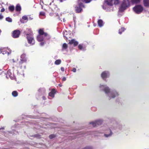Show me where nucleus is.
<instances>
[{
  "instance_id": "obj_1",
  "label": "nucleus",
  "mask_w": 149,
  "mask_h": 149,
  "mask_svg": "<svg viewBox=\"0 0 149 149\" xmlns=\"http://www.w3.org/2000/svg\"><path fill=\"white\" fill-rule=\"evenodd\" d=\"M100 88L101 90L105 92L106 95L108 97L109 100L119 95L118 93L115 90H110L106 85L100 84Z\"/></svg>"
},
{
  "instance_id": "obj_2",
  "label": "nucleus",
  "mask_w": 149,
  "mask_h": 149,
  "mask_svg": "<svg viewBox=\"0 0 149 149\" xmlns=\"http://www.w3.org/2000/svg\"><path fill=\"white\" fill-rule=\"evenodd\" d=\"M122 125L116 123L111 125L109 128L108 129H106L105 128H104V131H106V134H104V136L106 137H109L111 136L113 134L111 130L113 131L115 130L116 132H118L119 130H121L122 129Z\"/></svg>"
},
{
  "instance_id": "obj_3",
  "label": "nucleus",
  "mask_w": 149,
  "mask_h": 149,
  "mask_svg": "<svg viewBox=\"0 0 149 149\" xmlns=\"http://www.w3.org/2000/svg\"><path fill=\"white\" fill-rule=\"evenodd\" d=\"M129 6V1L128 0H123L119 8V11L120 12H123Z\"/></svg>"
},
{
  "instance_id": "obj_4",
  "label": "nucleus",
  "mask_w": 149,
  "mask_h": 149,
  "mask_svg": "<svg viewBox=\"0 0 149 149\" xmlns=\"http://www.w3.org/2000/svg\"><path fill=\"white\" fill-rule=\"evenodd\" d=\"M110 3V2H108V0L105 1V2L102 6L103 8L107 12H110L111 10H113L112 5H109L108 3Z\"/></svg>"
},
{
  "instance_id": "obj_5",
  "label": "nucleus",
  "mask_w": 149,
  "mask_h": 149,
  "mask_svg": "<svg viewBox=\"0 0 149 149\" xmlns=\"http://www.w3.org/2000/svg\"><path fill=\"white\" fill-rule=\"evenodd\" d=\"M77 3L78 6H76L75 7L76 12L77 13H80L82 10V8H84V6L82 3L80 1V0H78Z\"/></svg>"
},
{
  "instance_id": "obj_6",
  "label": "nucleus",
  "mask_w": 149,
  "mask_h": 149,
  "mask_svg": "<svg viewBox=\"0 0 149 149\" xmlns=\"http://www.w3.org/2000/svg\"><path fill=\"white\" fill-rule=\"evenodd\" d=\"M133 10L136 13L139 14L143 11V8L141 5H137L133 8Z\"/></svg>"
},
{
  "instance_id": "obj_7",
  "label": "nucleus",
  "mask_w": 149,
  "mask_h": 149,
  "mask_svg": "<svg viewBox=\"0 0 149 149\" xmlns=\"http://www.w3.org/2000/svg\"><path fill=\"white\" fill-rule=\"evenodd\" d=\"M110 75V74L109 71H104L102 73L101 75L102 78L103 79L105 80L107 78L109 77Z\"/></svg>"
},
{
  "instance_id": "obj_8",
  "label": "nucleus",
  "mask_w": 149,
  "mask_h": 149,
  "mask_svg": "<svg viewBox=\"0 0 149 149\" xmlns=\"http://www.w3.org/2000/svg\"><path fill=\"white\" fill-rule=\"evenodd\" d=\"M5 74L6 75V77L7 78H8L10 77L11 79L12 80H15L16 78L14 74H12L10 72V70H9L7 72V73H5Z\"/></svg>"
},
{
  "instance_id": "obj_9",
  "label": "nucleus",
  "mask_w": 149,
  "mask_h": 149,
  "mask_svg": "<svg viewBox=\"0 0 149 149\" xmlns=\"http://www.w3.org/2000/svg\"><path fill=\"white\" fill-rule=\"evenodd\" d=\"M102 123V121L101 120H98L90 122L89 124L92 125L93 127H95L97 125H101Z\"/></svg>"
},
{
  "instance_id": "obj_10",
  "label": "nucleus",
  "mask_w": 149,
  "mask_h": 149,
  "mask_svg": "<svg viewBox=\"0 0 149 149\" xmlns=\"http://www.w3.org/2000/svg\"><path fill=\"white\" fill-rule=\"evenodd\" d=\"M38 32L39 33V35H44L45 37H46V39H49L51 38L50 36L48 35L47 33L44 32L43 29H39L38 31Z\"/></svg>"
},
{
  "instance_id": "obj_11",
  "label": "nucleus",
  "mask_w": 149,
  "mask_h": 149,
  "mask_svg": "<svg viewBox=\"0 0 149 149\" xmlns=\"http://www.w3.org/2000/svg\"><path fill=\"white\" fill-rule=\"evenodd\" d=\"M26 38L27 39L28 43L31 45H33L34 44V40L32 36H27Z\"/></svg>"
},
{
  "instance_id": "obj_12",
  "label": "nucleus",
  "mask_w": 149,
  "mask_h": 149,
  "mask_svg": "<svg viewBox=\"0 0 149 149\" xmlns=\"http://www.w3.org/2000/svg\"><path fill=\"white\" fill-rule=\"evenodd\" d=\"M20 34V32L19 30H15L13 31L12 36L13 38H16L19 37Z\"/></svg>"
},
{
  "instance_id": "obj_13",
  "label": "nucleus",
  "mask_w": 149,
  "mask_h": 149,
  "mask_svg": "<svg viewBox=\"0 0 149 149\" xmlns=\"http://www.w3.org/2000/svg\"><path fill=\"white\" fill-rule=\"evenodd\" d=\"M25 35L27 36H31L32 35V32L31 29H26V31H24V33Z\"/></svg>"
},
{
  "instance_id": "obj_14",
  "label": "nucleus",
  "mask_w": 149,
  "mask_h": 149,
  "mask_svg": "<svg viewBox=\"0 0 149 149\" xmlns=\"http://www.w3.org/2000/svg\"><path fill=\"white\" fill-rule=\"evenodd\" d=\"M108 2H110L108 3L109 5L112 6L113 4L116 5L118 4L120 2L119 0H108Z\"/></svg>"
},
{
  "instance_id": "obj_15",
  "label": "nucleus",
  "mask_w": 149,
  "mask_h": 149,
  "mask_svg": "<svg viewBox=\"0 0 149 149\" xmlns=\"http://www.w3.org/2000/svg\"><path fill=\"white\" fill-rule=\"evenodd\" d=\"M1 53H2L3 55H4L5 54H8V55L10 54L9 52L7 51V49L5 47H2L1 48L0 50Z\"/></svg>"
},
{
  "instance_id": "obj_16",
  "label": "nucleus",
  "mask_w": 149,
  "mask_h": 149,
  "mask_svg": "<svg viewBox=\"0 0 149 149\" xmlns=\"http://www.w3.org/2000/svg\"><path fill=\"white\" fill-rule=\"evenodd\" d=\"M46 37L43 35H38L37 36V39L38 41L40 42L43 40Z\"/></svg>"
},
{
  "instance_id": "obj_17",
  "label": "nucleus",
  "mask_w": 149,
  "mask_h": 149,
  "mask_svg": "<svg viewBox=\"0 0 149 149\" xmlns=\"http://www.w3.org/2000/svg\"><path fill=\"white\" fill-rule=\"evenodd\" d=\"M69 44H73L74 46H76L78 45V43L77 41H75L74 39H73L69 42Z\"/></svg>"
},
{
  "instance_id": "obj_18",
  "label": "nucleus",
  "mask_w": 149,
  "mask_h": 149,
  "mask_svg": "<svg viewBox=\"0 0 149 149\" xmlns=\"http://www.w3.org/2000/svg\"><path fill=\"white\" fill-rule=\"evenodd\" d=\"M79 49L82 50H86V47L85 45L83 44H80L78 46Z\"/></svg>"
},
{
  "instance_id": "obj_19",
  "label": "nucleus",
  "mask_w": 149,
  "mask_h": 149,
  "mask_svg": "<svg viewBox=\"0 0 149 149\" xmlns=\"http://www.w3.org/2000/svg\"><path fill=\"white\" fill-rule=\"evenodd\" d=\"M56 92V91L55 89H53L52 91L49 92V96L54 97V96L55 93Z\"/></svg>"
},
{
  "instance_id": "obj_20",
  "label": "nucleus",
  "mask_w": 149,
  "mask_h": 149,
  "mask_svg": "<svg viewBox=\"0 0 149 149\" xmlns=\"http://www.w3.org/2000/svg\"><path fill=\"white\" fill-rule=\"evenodd\" d=\"M68 47V46L66 43H64L62 46L61 51L63 52L64 51H66Z\"/></svg>"
},
{
  "instance_id": "obj_21",
  "label": "nucleus",
  "mask_w": 149,
  "mask_h": 149,
  "mask_svg": "<svg viewBox=\"0 0 149 149\" xmlns=\"http://www.w3.org/2000/svg\"><path fill=\"white\" fill-rule=\"evenodd\" d=\"M23 20H26V22H27V21L28 20V17L26 15H24L22 17V19H21L20 20V22L21 23H25V22Z\"/></svg>"
},
{
  "instance_id": "obj_22",
  "label": "nucleus",
  "mask_w": 149,
  "mask_h": 149,
  "mask_svg": "<svg viewBox=\"0 0 149 149\" xmlns=\"http://www.w3.org/2000/svg\"><path fill=\"white\" fill-rule=\"evenodd\" d=\"M97 23L98 25L100 27H102L104 25L102 19H99L97 21Z\"/></svg>"
},
{
  "instance_id": "obj_23",
  "label": "nucleus",
  "mask_w": 149,
  "mask_h": 149,
  "mask_svg": "<svg viewBox=\"0 0 149 149\" xmlns=\"http://www.w3.org/2000/svg\"><path fill=\"white\" fill-rule=\"evenodd\" d=\"M144 6L146 7H149V0H143Z\"/></svg>"
},
{
  "instance_id": "obj_24",
  "label": "nucleus",
  "mask_w": 149,
  "mask_h": 149,
  "mask_svg": "<svg viewBox=\"0 0 149 149\" xmlns=\"http://www.w3.org/2000/svg\"><path fill=\"white\" fill-rule=\"evenodd\" d=\"M25 60H23L22 59H20V61L19 62L18 64L19 66L20 67L21 69L22 68V64L26 62Z\"/></svg>"
},
{
  "instance_id": "obj_25",
  "label": "nucleus",
  "mask_w": 149,
  "mask_h": 149,
  "mask_svg": "<svg viewBox=\"0 0 149 149\" xmlns=\"http://www.w3.org/2000/svg\"><path fill=\"white\" fill-rule=\"evenodd\" d=\"M26 54H22L20 56V59H22L23 60H25V62H26Z\"/></svg>"
},
{
  "instance_id": "obj_26",
  "label": "nucleus",
  "mask_w": 149,
  "mask_h": 149,
  "mask_svg": "<svg viewBox=\"0 0 149 149\" xmlns=\"http://www.w3.org/2000/svg\"><path fill=\"white\" fill-rule=\"evenodd\" d=\"M21 7L19 4H17L16 6L15 10L17 11H20L21 10Z\"/></svg>"
},
{
  "instance_id": "obj_27",
  "label": "nucleus",
  "mask_w": 149,
  "mask_h": 149,
  "mask_svg": "<svg viewBox=\"0 0 149 149\" xmlns=\"http://www.w3.org/2000/svg\"><path fill=\"white\" fill-rule=\"evenodd\" d=\"M28 136L29 138H30V137H34L37 138L38 139L40 138L41 137V135L39 134H36L34 135Z\"/></svg>"
},
{
  "instance_id": "obj_28",
  "label": "nucleus",
  "mask_w": 149,
  "mask_h": 149,
  "mask_svg": "<svg viewBox=\"0 0 149 149\" xmlns=\"http://www.w3.org/2000/svg\"><path fill=\"white\" fill-rule=\"evenodd\" d=\"M131 2L132 4H137L139 3L141 0H131Z\"/></svg>"
},
{
  "instance_id": "obj_29",
  "label": "nucleus",
  "mask_w": 149,
  "mask_h": 149,
  "mask_svg": "<svg viewBox=\"0 0 149 149\" xmlns=\"http://www.w3.org/2000/svg\"><path fill=\"white\" fill-rule=\"evenodd\" d=\"M63 35L64 37L66 38V39H67L68 37V34L67 31H65L63 32Z\"/></svg>"
},
{
  "instance_id": "obj_30",
  "label": "nucleus",
  "mask_w": 149,
  "mask_h": 149,
  "mask_svg": "<svg viewBox=\"0 0 149 149\" xmlns=\"http://www.w3.org/2000/svg\"><path fill=\"white\" fill-rule=\"evenodd\" d=\"M61 60L60 59L57 60L55 61L54 64L56 65H59L61 64Z\"/></svg>"
},
{
  "instance_id": "obj_31",
  "label": "nucleus",
  "mask_w": 149,
  "mask_h": 149,
  "mask_svg": "<svg viewBox=\"0 0 149 149\" xmlns=\"http://www.w3.org/2000/svg\"><path fill=\"white\" fill-rule=\"evenodd\" d=\"M9 10L11 12H12L14 9V6H9L8 8Z\"/></svg>"
},
{
  "instance_id": "obj_32",
  "label": "nucleus",
  "mask_w": 149,
  "mask_h": 149,
  "mask_svg": "<svg viewBox=\"0 0 149 149\" xmlns=\"http://www.w3.org/2000/svg\"><path fill=\"white\" fill-rule=\"evenodd\" d=\"M125 30V29L124 27H122L121 29H120L119 30L118 33L119 34H121Z\"/></svg>"
},
{
  "instance_id": "obj_33",
  "label": "nucleus",
  "mask_w": 149,
  "mask_h": 149,
  "mask_svg": "<svg viewBox=\"0 0 149 149\" xmlns=\"http://www.w3.org/2000/svg\"><path fill=\"white\" fill-rule=\"evenodd\" d=\"M13 96L14 97H16L18 95V93L16 91H14L12 93Z\"/></svg>"
},
{
  "instance_id": "obj_34",
  "label": "nucleus",
  "mask_w": 149,
  "mask_h": 149,
  "mask_svg": "<svg viewBox=\"0 0 149 149\" xmlns=\"http://www.w3.org/2000/svg\"><path fill=\"white\" fill-rule=\"evenodd\" d=\"M6 20L7 21L10 22H11L12 21V18H10V17H7L6 18Z\"/></svg>"
},
{
  "instance_id": "obj_35",
  "label": "nucleus",
  "mask_w": 149,
  "mask_h": 149,
  "mask_svg": "<svg viewBox=\"0 0 149 149\" xmlns=\"http://www.w3.org/2000/svg\"><path fill=\"white\" fill-rule=\"evenodd\" d=\"M55 136L54 135L51 134L49 136V138L50 139H52L53 138H54V137H55Z\"/></svg>"
},
{
  "instance_id": "obj_36",
  "label": "nucleus",
  "mask_w": 149,
  "mask_h": 149,
  "mask_svg": "<svg viewBox=\"0 0 149 149\" xmlns=\"http://www.w3.org/2000/svg\"><path fill=\"white\" fill-rule=\"evenodd\" d=\"M82 149H93V148L91 146H87Z\"/></svg>"
},
{
  "instance_id": "obj_37",
  "label": "nucleus",
  "mask_w": 149,
  "mask_h": 149,
  "mask_svg": "<svg viewBox=\"0 0 149 149\" xmlns=\"http://www.w3.org/2000/svg\"><path fill=\"white\" fill-rule=\"evenodd\" d=\"M45 13L44 12H41L40 13V15L41 16H44L45 15Z\"/></svg>"
},
{
  "instance_id": "obj_38",
  "label": "nucleus",
  "mask_w": 149,
  "mask_h": 149,
  "mask_svg": "<svg viewBox=\"0 0 149 149\" xmlns=\"http://www.w3.org/2000/svg\"><path fill=\"white\" fill-rule=\"evenodd\" d=\"M45 91V90L43 88H40L38 90V92H39L40 93H42L41 92V91Z\"/></svg>"
},
{
  "instance_id": "obj_39",
  "label": "nucleus",
  "mask_w": 149,
  "mask_h": 149,
  "mask_svg": "<svg viewBox=\"0 0 149 149\" xmlns=\"http://www.w3.org/2000/svg\"><path fill=\"white\" fill-rule=\"evenodd\" d=\"M72 71L74 72H75L76 71V68H72Z\"/></svg>"
},
{
  "instance_id": "obj_40",
  "label": "nucleus",
  "mask_w": 149,
  "mask_h": 149,
  "mask_svg": "<svg viewBox=\"0 0 149 149\" xmlns=\"http://www.w3.org/2000/svg\"><path fill=\"white\" fill-rule=\"evenodd\" d=\"M44 42H41L40 43V46H42L44 45Z\"/></svg>"
},
{
  "instance_id": "obj_41",
  "label": "nucleus",
  "mask_w": 149,
  "mask_h": 149,
  "mask_svg": "<svg viewBox=\"0 0 149 149\" xmlns=\"http://www.w3.org/2000/svg\"><path fill=\"white\" fill-rule=\"evenodd\" d=\"M29 19L30 20H31L33 19V17H31L30 16H29Z\"/></svg>"
},
{
  "instance_id": "obj_42",
  "label": "nucleus",
  "mask_w": 149,
  "mask_h": 149,
  "mask_svg": "<svg viewBox=\"0 0 149 149\" xmlns=\"http://www.w3.org/2000/svg\"><path fill=\"white\" fill-rule=\"evenodd\" d=\"M61 71L62 72H64V68L63 67H61Z\"/></svg>"
},
{
  "instance_id": "obj_43",
  "label": "nucleus",
  "mask_w": 149,
  "mask_h": 149,
  "mask_svg": "<svg viewBox=\"0 0 149 149\" xmlns=\"http://www.w3.org/2000/svg\"><path fill=\"white\" fill-rule=\"evenodd\" d=\"M3 17V15H1V14L0 15V19H2Z\"/></svg>"
},
{
  "instance_id": "obj_44",
  "label": "nucleus",
  "mask_w": 149,
  "mask_h": 149,
  "mask_svg": "<svg viewBox=\"0 0 149 149\" xmlns=\"http://www.w3.org/2000/svg\"><path fill=\"white\" fill-rule=\"evenodd\" d=\"M62 80L63 81H65L66 80V78L65 77H63L62 79Z\"/></svg>"
},
{
  "instance_id": "obj_45",
  "label": "nucleus",
  "mask_w": 149,
  "mask_h": 149,
  "mask_svg": "<svg viewBox=\"0 0 149 149\" xmlns=\"http://www.w3.org/2000/svg\"><path fill=\"white\" fill-rule=\"evenodd\" d=\"M9 133V132H4V135L6 137H7V134H6V133Z\"/></svg>"
},
{
  "instance_id": "obj_46",
  "label": "nucleus",
  "mask_w": 149,
  "mask_h": 149,
  "mask_svg": "<svg viewBox=\"0 0 149 149\" xmlns=\"http://www.w3.org/2000/svg\"><path fill=\"white\" fill-rule=\"evenodd\" d=\"M5 10L4 8H2L1 10V12H3L5 11Z\"/></svg>"
},
{
  "instance_id": "obj_47",
  "label": "nucleus",
  "mask_w": 149,
  "mask_h": 149,
  "mask_svg": "<svg viewBox=\"0 0 149 149\" xmlns=\"http://www.w3.org/2000/svg\"><path fill=\"white\" fill-rule=\"evenodd\" d=\"M30 116L31 117H30V118H37L36 116Z\"/></svg>"
},
{
  "instance_id": "obj_48",
  "label": "nucleus",
  "mask_w": 149,
  "mask_h": 149,
  "mask_svg": "<svg viewBox=\"0 0 149 149\" xmlns=\"http://www.w3.org/2000/svg\"><path fill=\"white\" fill-rule=\"evenodd\" d=\"M42 98L43 100H45L46 99V97L45 96H43L42 97Z\"/></svg>"
},
{
  "instance_id": "obj_49",
  "label": "nucleus",
  "mask_w": 149,
  "mask_h": 149,
  "mask_svg": "<svg viewBox=\"0 0 149 149\" xmlns=\"http://www.w3.org/2000/svg\"><path fill=\"white\" fill-rule=\"evenodd\" d=\"M103 132V131H100V132H99V133H102Z\"/></svg>"
},
{
  "instance_id": "obj_50",
  "label": "nucleus",
  "mask_w": 149,
  "mask_h": 149,
  "mask_svg": "<svg viewBox=\"0 0 149 149\" xmlns=\"http://www.w3.org/2000/svg\"><path fill=\"white\" fill-rule=\"evenodd\" d=\"M24 69L26 68V66L25 65L24 66Z\"/></svg>"
},
{
  "instance_id": "obj_51",
  "label": "nucleus",
  "mask_w": 149,
  "mask_h": 149,
  "mask_svg": "<svg viewBox=\"0 0 149 149\" xmlns=\"http://www.w3.org/2000/svg\"><path fill=\"white\" fill-rule=\"evenodd\" d=\"M28 116H28H24H24Z\"/></svg>"
},
{
  "instance_id": "obj_52",
  "label": "nucleus",
  "mask_w": 149,
  "mask_h": 149,
  "mask_svg": "<svg viewBox=\"0 0 149 149\" xmlns=\"http://www.w3.org/2000/svg\"><path fill=\"white\" fill-rule=\"evenodd\" d=\"M13 62H15V61H14V59H13Z\"/></svg>"
},
{
  "instance_id": "obj_53",
  "label": "nucleus",
  "mask_w": 149,
  "mask_h": 149,
  "mask_svg": "<svg viewBox=\"0 0 149 149\" xmlns=\"http://www.w3.org/2000/svg\"><path fill=\"white\" fill-rule=\"evenodd\" d=\"M61 108V107H59L58 108V109L59 110V109Z\"/></svg>"
},
{
  "instance_id": "obj_54",
  "label": "nucleus",
  "mask_w": 149,
  "mask_h": 149,
  "mask_svg": "<svg viewBox=\"0 0 149 149\" xmlns=\"http://www.w3.org/2000/svg\"><path fill=\"white\" fill-rule=\"evenodd\" d=\"M56 15L57 16H58V13L57 14H56Z\"/></svg>"
},
{
  "instance_id": "obj_55",
  "label": "nucleus",
  "mask_w": 149,
  "mask_h": 149,
  "mask_svg": "<svg viewBox=\"0 0 149 149\" xmlns=\"http://www.w3.org/2000/svg\"><path fill=\"white\" fill-rule=\"evenodd\" d=\"M59 86H61V85H60V84H59Z\"/></svg>"
},
{
  "instance_id": "obj_56",
  "label": "nucleus",
  "mask_w": 149,
  "mask_h": 149,
  "mask_svg": "<svg viewBox=\"0 0 149 149\" xmlns=\"http://www.w3.org/2000/svg\"><path fill=\"white\" fill-rule=\"evenodd\" d=\"M63 20H64L63 22H64L65 20H64V19H63Z\"/></svg>"
},
{
  "instance_id": "obj_57",
  "label": "nucleus",
  "mask_w": 149,
  "mask_h": 149,
  "mask_svg": "<svg viewBox=\"0 0 149 149\" xmlns=\"http://www.w3.org/2000/svg\"><path fill=\"white\" fill-rule=\"evenodd\" d=\"M63 20H64L63 22H64L65 20H64V19H63Z\"/></svg>"
},
{
  "instance_id": "obj_58",
  "label": "nucleus",
  "mask_w": 149,
  "mask_h": 149,
  "mask_svg": "<svg viewBox=\"0 0 149 149\" xmlns=\"http://www.w3.org/2000/svg\"><path fill=\"white\" fill-rule=\"evenodd\" d=\"M63 20H64L63 22H64L65 20H64V19H63Z\"/></svg>"
},
{
  "instance_id": "obj_59",
  "label": "nucleus",
  "mask_w": 149,
  "mask_h": 149,
  "mask_svg": "<svg viewBox=\"0 0 149 149\" xmlns=\"http://www.w3.org/2000/svg\"><path fill=\"white\" fill-rule=\"evenodd\" d=\"M94 26H95V24H94Z\"/></svg>"
},
{
  "instance_id": "obj_60",
  "label": "nucleus",
  "mask_w": 149,
  "mask_h": 149,
  "mask_svg": "<svg viewBox=\"0 0 149 149\" xmlns=\"http://www.w3.org/2000/svg\"><path fill=\"white\" fill-rule=\"evenodd\" d=\"M94 26H95V24H94Z\"/></svg>"
},
{
  "instance_id": "obj_61",
  "label": "nucleus",
  "mask_w": 149,
  "mask_h": 149,
  "mask_svg": "<svg viewBox=\"0 0 149 149\" xmlns=\"http://www.w3.org/2000/svg\"><path fill=\"white\" fill-rule=\"evenodd\" d=\"M61 1V2H62V0Z\"/></svg>"
},
{
  "instance_id": "obj_62",
  "label": "nucleus",
  "mask_w": 149,
  "mask_h": 149,
  "mask_svg": "<svg viewBox=\"0 0 149 149\" xmlns=\"http://www.w3.org/2000/svg\"><path fill=\"white\" fill-rule=\"evenodd\" d=\"M14 133L15 134V132H14Z\"/></svg>"
}]
</instances>
